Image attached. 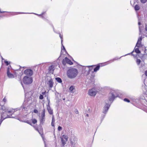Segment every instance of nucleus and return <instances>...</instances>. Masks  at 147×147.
<instances>
[{"mask_svg":"<svg viewBox=\"0 0 147 147\" xmlns=\"http://www.w3.org/2000/svg\"><path fill=\"white\" fill-rule=\"evenodd\" d=\"M62 137H63V138H67V136L66 135H63V136H62Z\"/></svg>","mask_w":147,"mask_h":147,"instance_id":"nucleus-45","label":"nucleus"},{"mask_svg":"<svg viewBox=\"0 0 147 147\" xmlns=\"http://www.w3.org/2000/svg\"><path fill=\"white\" fill-rule=\"evenodd\" d=\"M21 84H22V85H22V82H21Z\"/></svg>","mask_w":147,"mask_h":147,"instance_id":"nucleus-53","label":"nucleus"},{"mask_svg":"<svg viewBox=\"0 0 147 147\" xmlns=\"http://www.w3.org/2000/svg\"><path fill=\"white\" fill-rule=\"evenodd\" d=\"M138 24L139 26L141 25V24L140 22H138ZM143 27L142 26H140L139 27V31H140V35L142 32V30L143 29Z\"/></svg>","mask_w":147,"mask_h":147,"instance_id":"nucleus-16","label":"nucleus"},{"mask_svg":"<svg viewBox=\"0 0 147 147\" xmlns=\"http://www.w3.org/2000/svg\"><path fill=\"white\" fill-rule=\"evenodd\" d=\"M145 74L146 76H147V70L145 71Z\"/></svg>","mask_w":147,"mask_h":147,"instance_id":"nucleus-47","label":"nucleus"},{"mask_svg":"<svg viewBox=\"0 0 147 147\" xmlns=\"http://www.w3.org/2000/svg\"><path fill=\"white\" fill-rule=\"evenodd\" d=\"M141 62V60L140 59H137L136 60V62L138 65H139Z\"/></svg>","mask_w":147,"mask_h":147,"instance_id":"nucleus-26","label":"nucleus"},{"mask_svg":"<svg viewBox=\"0 0 147 147\" xmlns=\"http://www.w3.org/2000/svg\"><path fill=\"white\" fill-rule=\"evenodd\" d=\"M75 86H71L69 89V91H70V92H73V90H74L75 89Z\"/></svg>","mask_w":147,"mask_h":147,"instance_id":"nucleus-17","label":"nucleus"},{"mask_svg":"<svg viewBox=\"0 0 147 147\" xmlns=\"http://www.w3.org/2000/svg\"><path fill=\"white\" fill-rule=\"evenodd\" d=\"M10 73V72L9 71V67H8L7 69V74H8V73Z\"/></svg>","mask_w":147,"mask_h":147,"instance_id":"nucleus-42","label":"nucleus"},{"mask_svg":"<svg viewBox=\"0 0 147 147\" xmlns=\"http://www.w3.org/2000/svg\"><path fill=\"white\" fill-rule=\"evenodd\" d=\"M142 38L141 36L138 39V41H141L142 40Z\"/></svg>","mask_w":147,"mask_h":147,"instance_id":"nucleus-39","label":"nucleus"},{"mask_svg":"<svg viewBox=\"0 0 147 147\" xmlns=\"http://www.w3.org/2000/svg\"><path fill=\"white\" fill-rule=\"evenodd\" d=\"M140 1L142 3H144L147 1V0H140Z\"/></svg>","mask_w":147,"mask_h":147,"instance_id":"nucleus-30","label":"nucleus"},{"mask_svg":"<svg viewBox=\"0 0 147 147\" xmlns=\"http://www.w3.org/2000/svg\"><path fill=\"white\" fill-rule=\"evenodd\" d=\"M54 123L55 122H51V125L53 127L54 126Z\"/></svg>","mask_w":147,"mask_h":147,"instance_id":"nucleus-44","label":"nucleus"},{"mask_svg":"<svg viewBox=\"0 0 147 147\" xmlns=\"http://www.w3.org/2000/svg\"><path fill=\"white\" fill-rule=\"evenodd\" d=\"M62 143L63 146L65 145L67 141V138H61Z\"/></svg>","mask_w":147,"mask_h":147,"instance_id":"nucleus-14","label":"nucleus"},{"mask_svg":"<svg viewBox=\"0 0 147 147\" xmlns=\"http://www.w3.org/2000/svg\"><path fill=\"white\" fill-rule=\"evenodd\" d=\"M7 74L9 78H14V75L10 72Z\"/></svg>","mask_w":147,"mask_h":147,"instance_id":"nucleus-19","label":"nucleus"},{"mask_svg":"<svg viewBox=\"0 0 147 147\" xmlns=\"http://www.w3.org/2000/svg\"><path fill=\"white\" fill-rule=\"evenodd\" d=\"M133 52V51L131 53H128L127 54H126V55H124V56H123L122 57H123V56H126L127 55H130L131 53H132H132ZM122 57V56L121 57H120L119 58H118L117 57H115V58L114 59H113V60H112V61H114L115 60H117L118 59H119L120 58H121V57Z\"/></svg>","mask_w":147,"mask_h":147,"instance_id":"nucleus-20","label":"nucleus"},{"mask_svg":"<svg viewBox=\"0 0 147 147\" xmlns=\"http://www.w3.org/2000/svg\"><path fill=\"white\" fill-rule=\"evenodd\" d=\"M100 66L98 65L95 68H94V72H96L100 68Z\"/></svg>","mask_w":147,"mask_h":147,"instance_id":"nucleus-23","label":"nucleus"},{"mask_svg":"<svg viewBox=\"0 0 147 147\" xmlns=\"http://www.w3.org/2000/svg\"><path fill=\"white\" fill-rule=\"evenodd\" d=\"M124 100L125 101L127 102H130L129 100L128 99L126 98L124 99Z\"/></svg>","mask_w":147,"mask_h":147,"instance_id":"nucleus-32","label":"nucleus"},{"mask_svg":"<svg viewBox=\"0 0 147 147\" xmlns=\"http://www.w3.org/2000/svg\"><path fill=\"white\" fill-rule=\"evenodd\" d=\"M47 109L48 112L50 114L52 115L53 114V111L51 109L49 105L47 106Z\"/></svg>","mask_w":147,"mask_h":147,"instance_id":"nucleus-15","label":"nucleus"},{"mask_svg":"<svg viewBox=\"0 0 147 147\" xmlns=\"http://www.w3.org/2000/svg\"><path fill=\"white\" fill-rule=\"evenodd\" d=\"M47 84L49 86V90H51L53 86V85L54 83L53 82V80L52 79H50L47 82Z\"/></svg>","mask_w":147,"mask_h":147,"instance_id":"nucleus-7","label":"nucleus"},{"mask_svg":"<svg viewBox=\"0 0 147 147\" xmlns=\"http://www.w3.org/2000/svg\"><path fill=\"white\" fill-rule=\"evenodd\" d=\"M78 111H76V114H78Z\"/></svg>","mask_w":147,"mask_h":147,"instance_id":"nucleus-48","label":"nucleus"},{"mask_svg":"<svg viewBox=\"0 0 147 147\" xmlns=\"http://www.w3.org/2000/svg\"><path fill=\"white\" fill-rule=\"evenodd\" d=\"M54 67V66L53 65H51L49 67V69L50 73H53Z\"/></svg>","mask_w":147,"mask_h":147,"instance_id":"nucleus-13","label":"nucleus"},{"mask_svg":"<svg viewBox=\"0 0 147 147\" xmlns=\"http://www.w3.org/2000/svg\"><path fill=\"white\" fill-rule=\"evenodd\" d=\"M32 122L33 124H35L37 122L36 120L35 119H32Z\"/></svg>","mask_w":147,"mask_h":147,"instance_id":"nucleus-28","label":"nucleus"},{"mask_svg":"<svg viewBox=\"0 0 147 147\" xmlns=\"http://www.w3.org/2000/svg\"><path fill=\"white\" fill-rule=\"evenodd\" d=\"M86 116H87V117H88V116H89V115H88V114H87L86 115Z\"/></svg>","mask_w":147,"mask_h":147,"instance_id":"nucleus-52","label":"nucleus"},{"mask_svg":"<svg viewBox=\"0 0 147 147\" xmlns=\"http://www.w3.org/2000/svg\"><path fill=\"white\" fill-rule=\"evenodd\" d=\"M46 91H45V92H42V94L43 95H45V94H46Z\"/></svg>","mask_w":147,"mask_h":147,"instance_id":"nucleus-46","label":"nucleus"},{"mask_svg":"<svg viewBox=\"0 0 147 147\" xmlns=\"http://www.w3.org/2000/svg\"><path fill=\"white\" fill-rule=\"evenodd\" d=\"M47 100H48V101L49 102H49H50V100H49V99L48 97H47Z\"/></svg>","mask_w":147,"mask_h":147,"instance_id":"nucleus-49","label":"nucleus"},{"mask_svg":"<svg viewBox=\"0 0 147 147\" xmlns=\"http://www.w3.org/2000/svg\"><path fill=\"white\" fill-rule=\"evenodd\" d=\"M28 109V106H26L23 103L21 107V109H22V111H27Z\"/></svg>","mask_w":147,"mask_h":147,"instance_id":"nucleus-12","label":"nucleus"},{"mask_svg":"<svg viewBox=\"0 0 147 147\" xmlns=\"http://www.w3.org/2000/svg\"><path fill=\"white\" fill-rule=\"evenodd\" d=\"M145 80L144 81V85L142 86V90L145 94L147 95V86L146 85L145 83ZM146 98H142L141 101L142 103L145 106L147 107V96H146Z\"/></svg>","mask_w":147,"mask_h":147,"instance_id":"nucleus-3","label":"nucleus"},{"mask_svg":"<svg viewBox=\"0 0 147 147\" xmlns=\"http://www.w3.org/2000/svg\"><path fill=\"white\" fill-rule=\"evenodd\" d=\"M132 54V55H133V56H134V57H135L136 56V55H137V54H136V55H134L133 54Z\"/></svg>","mask_w":147,"mask_h":147,"instance_id":"nucleus-51","label":"nucleus"},{"mask_svg":"<svg viewBox=\"0 0 147 147\" xmlns=\"http://www.w3.org/2000/svg\"><path fill=\"white\" fill-rule=\"evenodd\" d=\"M141 45V41H138L136 45V46L137 47H140Z\"/></svg>","mask_w":147,"mask_h":147,"instance_id":"nucleus-24","label":"nucleus"},{"mask_svg":"<svg viewBox=\"0 0 147 147\" xmlns=\"http://www.w3.org/2000/svg\"><path fill=\"white\" fill-rule=\"evenodd\" d=\"M8 12L4 11H1V9H0V13H3L4 12ZM1 17V16H0V17Z\"/></svg>","mask_w":147,"mask_h":147,"instance_id":"nucleus-40","label":"nucleus"},{"mask_svg":"<svg viewBox=\"0 0 147 147\" xmlns=\"http://www.w3.org/2000/svg\"><path fill=\"white\" fill-rule=\"evenodd\" d=\"M105 115L103 114V115H102L101 117V118H102V119H104V118L105 117Z\"/></svg>","mask_w":147,"mask_h":147,"instance_id":"nucleus-43","label":"nucleus"},{"mask_svg":"<svg viewBox=\"0 0 147 147\" xmlns=\"http://www.w3.org/2000/svg\"><path fill=\"white\" fill-rule=\"evenodd\" d=\"M24 122L29 124L32 125V124L31 121L28 120L26 121H24Z\"/></svg>","mask_w":147,"mask_h":147,"instance_id":"nucleus-29","label":"nucleus"},{"mask_svg":"<svg viewBox=\"0 0 147 147\" xmlns=\"http://www.w3.org/2000/svg\"><path fill=\"white\" fill-rule=\"evenodd\" d=\"M59 36H60V38H61V43H62V42H63V39H62V36H61V34H60Z\"/></svg>","mask_w":147,"mask_h":147,"instance_id":"nucleus-41","label":"nucleus"},{"mask_svg":"<svg viewBox=\"0 0 147 147\" xmlns=\"http://www.w3.org/2000/svg\"><path fill=\"white\" fill-rule=\"evenodd\" d=\"M115 91L114 90H112L109 95V101H105L106 105L103 108V113L106 114L109 109L111 104L114 100L115 97Z\"/></svg>","mask_w":147,"mask_h":147,"instance_id":"nucleus-1","label":"nucleus"},{"mask_svg":"<svg viewBox=\"0 0 147 147\" xmlns=\"http://www.w3.org/2000/svg\"><path fill=\"white\" fill-rule=\"evenodd\" d=\"M61 45H62V47H61V49H63L65 51H66V50H65V47H64V46L63 45V44H62V42L61 43Z\"/></svg>","mask_w":147,"mask_h":147,"instance_id":"nucleus-31","label":"nucleus"},{"mask_svg":"<svg viewBox=\"0 0 147 147\" xmlns=\"http://www.w3.org/2000/svg\"><path fill=\"white\" fill-rule=\"evenodd\" d=\"M55 122V119L54 118V116L53 115L52 117V122Z\"/></svg>","mask_w":147,"mask_h":147,"instance_id":"nucleus-34","label":"nucleus"},{"mask_svg":"<svg viewBox=\"0 0 147 147\" xmlns=\"http://www.w3.org/2000/svg\"><path fill=\"white\" fill-rule=\"evenodd\" d=\"M65 61L68 64L71 65L73 64L72 62L67 57H65L63 61V64L64 62Z\"/></svg>","mask_w":147,"mask_h":147,"instance_id":"nucleus-10","label":"nucleus"},{"mask_svg":"<svg viewBox=\"0 0 147 147\" xmlns=\"http://www.w3.org/2000/svg\"><path fill=\"white\" fill-rule=\"evenodd\" d=\"M78 70L75 68H72L68 69L67 72V77L71 79H74L78 75Z\"/></svg>","mask_w":147,"mask_h":147,"instance_id":"nucleus-2","label":"nucleus"},{"mask_svg":"<svg viewBox=\"0 0 147 147\" xmlns=\"http://www.w3.org/2000/svg\"><path fill=\"white\" fill-rule=\"evenodd\" d=\"M135 51L137 53H140V51L139 50L138 48H135Z\"/></svg>","mask_w":147,"mask_h":147,"instance_id":"nucleus-25","label":"nucleus"},{"mask_svg":"<svg viewBox=\"0 0 147 147\" xmlns=\"http://www.w3.org/2000/svg\"><path fill=\"white\" fill-rule=\"evenodd\" d=\"M55 80L59 82V83H61L62 82V81L61 79L59 78H55Z\"/></svg>","mask_w":147,"mask_h":147,"instance_id":"nucleus-22","label":"nucleus"},{"mask_svg":"<svg viewBox=\"0 0 147 147\" xmlns=\"http://www.w3.org/2000/svg\"><path fill=\"white\" fill-rule=\"evenodd\" d=\"M145 30H146V31H147V29L146 25Z\"/></svg>","mask_w":147,"mask_h":147,"instance_id":"nucleus-50","label":"nucleus"},{"mask_svg":"<svg viewBox=\"0 0 147 147\" xmlns=\"http://www.w3.org/2000/svg\"><path fill=\"white\" fill-rule=\"evenodd\" d=\"M96 90L94 88L90 90L88 92V94L91 96H94L96 95Z\"/></svg>","mask_w":147,"mask_h":147,"instance_id":"nucleus-6","label":"nucleus"},{"mask_svg":"<svg viewBox=\"0 0 147 147\" xmlns=\"http://www.w3.org/2000/svg\"><path fill=\"white\" fill-rule=\"evenodd\" d=\"M32 80L31 77L25 76L23 79V82L24 84H29L32 83Z\"/></svg>","mask_w":147,"mask_h":147,"instance_id":"nucleus-4","label":"nucleus"},{"mask_svg":"<svg viewBox=\"0 0 147 147\" xmlns=\"http://www.w3.org/2000/svg\"><path fill=\"white\" fill-rule=\"evenodd\" d=\"M45 110L44 109L42 111L41 115L39 116V120L40 123H43L45 120Z\"/></svg>","mask_w":147,"mask_h":147,"instance_id":"nucleus-5","label":"nucleus"},{"mask_svg":"<svg viewBox=\"0 0 147 147\" xmlns=\"http://www.w3.org/2000/svg\"><path fill=\"white\" fill-rule=\"evenodd\" d=\"M14 13H16L14 15H17V14H24V13H26V14L30 13H24V12H15ZM33 13L34 14L38 16H42V17L43 18L42 15H43L44 13V12L42 13L41 14H36L35 13Z\"/></svg>","mask_w":147,"mask_h":147,"instance_id":"nucleus-11","label":"nucleus"},{"mask_svg":"<svg viewBox=\"0 0 147 147\" xmlns=\"http://www.w3.org/2000/svg\"><path fill=\"white\" fill-rule=\"evenodd\" d=\"M61 129H62V127H61L60 126H59L58 127V130L59 131H61Z\"/></svg>","mask_w":147,"mask_h":147,"instance_id":"nucleus-37","label":"nucleus"},{"mask_svg":"<svg viewBox=\"0 0 147 147\" xmlns=\"http://www.w3.org/2000/svg\"><path fill=\"white\" fill-rule=\"evenodd\" d=\"M24 73L26 75L31 76L33 74V71L31 69H27L24 71Z\"/></svg>","mask_w":147,"mask_h":147,"instance_id":"nucleus-9","label":"nucleus"},{"mask_svg":"<svg viewBox=\"0 0 147 147\" xmlns=\"http://www.w3.org/2000/svg\"><path fill=\"white\" fill-rule=\"evenodd\" d=\"M43 98V96L42 94H40L39 96V99H42Z\"/></svg>","mask_w":147,"mask_h":147,"instance_id":"nucleus-33","label":"nucleus"},{"mask_svg":"<svg viewBox=\"0 0 147 147\" xmlns=\"http://www.w3.org/2000/svg\"><path fill=\"white\" fill-rule=\"evenodd\" d=\"M71 147H75V144H74V143L71 141Z\"/></svg>","mask_w":147,"mask_h":147,"instance_id":"nucleus-27","label":"nucleus"},{"mask_svg":"<svg viewBox=\"0 0 147 147\" xmlns=\"http://www.w3.org/2000/svg\"><path fill=\"white\" fill-rule=\"evenodd\" d=\"M6 98H4L3 100V101H2L1 102V103L0 104V105H1L2 106H3V105H4L5 102H6Z\"/></svg>","mask_w":147,"mask_h":147,"instance_id":"nucleus-18","label":"nucleus"},{"mask_svg":"<svg viewBox=\"0 0 147 147\" xmlns=\"http://www.w3.org/2000/svg\"><path fill=\"white\" fill-rule=\"evenodd\" d=\"M6 65H8L9 64V62L7 61H4Z\"/></svg>","mask_w":147,"mask_h":147,"instance_id":"nucleus-35","label":"nucleus"},{"mask_svg":"<svg viewBox=\"0 0 147 147\" xmlns=\"http://www.w3.org/2000/svg\"><path fill=\"white\" fill-rule=\"evenodd\" d=\"M92 67V66H88L83 67L82 68V72L84 73H85V72L87 71V73H88V71H90L91 70L90 68Z\"/></svg>","mask_w":147,"mask_h":147,"instance_id":"nucleus-8","label":"nucleus"},{"mask_svg":"<svg viewBox=\"0 0 147 147\" xmlns=\"http://www.w3.org/2000/svg\"><path fill=\"white\" fill-rule=\"evenodd\" d=\"M140 7L138 5H136L134 7L136 11L139 10L140 9Z\"/></svg>","mask_w":147,"mask_h":147,"instance_id":"nucleus-21","label":"nucleus"},{"mask_svg":"<svg viewBox=\"0 0 147 147\" xmlns=\"http://www.w3.org/2000/svg\"><path fill=\"white\" fill-rule=\"evenodd\" d=\"M43 140L44 142V144H45V147H46V143L45 141V138H43Z\"/></svg>","mask_w":147,"mask_h":147,"instance_id":"nucleus-38","label":"nucleus"},{"mask_svg":"<svg viewBox=\"0 0 147 147\" xmlns=\"http://www.w3.org/2000/svg\"><path fill=\"white\" fill-rule=\"evenodd\" d=\"M34 112L35 113H38V111L37 109H34Z\"/></svg>","mask_w":147,"mask_h":147,"instance_id":"nucleus-36","label":"nucleus"}]
</instances>
